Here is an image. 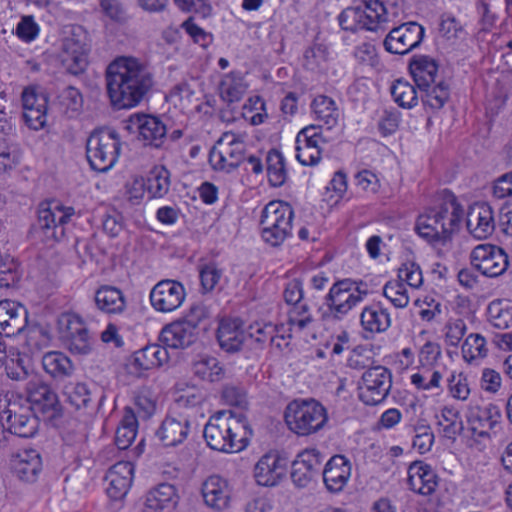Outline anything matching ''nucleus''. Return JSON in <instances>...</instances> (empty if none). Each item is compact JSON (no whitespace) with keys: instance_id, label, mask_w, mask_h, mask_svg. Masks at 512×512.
I'll return each mask as SVG.
<instances>
[{"instance_id":"864d4df0","label":"nucleus","mask_w":512,"mask_h":512,"mask_svg":"<svg viewBox=\"0 0 512 512\" xmlns=\"http://www.w3.org/2000/svg\"><path fill=\"white\" fill-rule=\"evenodd\" d=\"M419 90L422 102L433 109L442 108L449 98V89L444 82H439L437 85L432 84L430 87Z\"/></svg>"},{"instance_id":"8fccbe9b","label":"nucleus","mask_w":512,"mask_h":512,"mask_svg":"<svg viewBox=\"0 0 512 512\" xmlns=\"http://www.w3.org/2000/svg\"><path fill=\"white\" fill-rule=\"evenodd\" d=\"M26 330V345L29 350L39 352L49 346L51 341V334L47 327L40 324H27Z\"/></svg>"},{"instance_id":"0eeeda50","label":"nucleus","mask_w":512,"mask_h":512,"mask_svg":"<svg viewBox=\"0 0 512 512\" xmlns=\"http://www.w3.org/2000/svg\"><path fill=\"white\" fill-rule=\"evenodd\" d=\"M368 291H360L359 286L350 279L335 282L325 296V304L329 309L328 316L342 319L353 307L363 301Z\"/></svg>"},{"instance_id":"a211bd4d","label":"nucleus","mask_w":512,"mask_h":512,"mask_svg":"<svg viewBox=\"0 0 512 512\" xmlns=\"http://www.w3.org/2000/svg\"><path fill=\"white\" fill-rule=\"evenodd\" d=\"M28 324L26 307L13 300L0 301V330L6 337L22 333Z\"/></svg>"},{"instance_id":"9b49d317","label":"nucleus","mask_w":512,"mask_h":512,"mask_svg":"<svg viewBox=\"0 0 512 512\" xmlns=\"http://www.w3.org/2000/svg\"><path fill=\"white\" fill-rule=\"evenodd\" d=\"M472 266L487 277H498L508 268L509 261L506 252L495 245L480 244L471 254Z\"/></svg>"},{"instance_id":"c03bdc74","label":"nucleus","mask_w":512,"mask_h":512,"mask_svg":"<svg viewBox=\"0 0 512 512\" xmlns=\"http://www.w3.org/2000/svg\"><path fill=\"white\" fill-rule=\"evenodd\" d=\"M64 394L76 409L90 407L93 399L91 389L84 382H69L64 387Z\"/></svg>"},{"instance_id":"473e14b6","label":"nucleus","mask_w":512,"mask_h":512,"mask_svg":"<svg viewBox=\"0 0 512 512\" xmlns=\"http://www.w3.org/2000/svg\"><path fill=\"white\" fill-rule=\"evenodd\" d=\"M245 158V143H234L230 147L217 149L213 147L209 153V162L216 170L230 172L237 168Z\"/></svg>"},{"instance_id":"c756f323","label":"nucleus","mask_w":512,"mask_h":512,"mask_svg":"<svg viewBox=\"0 0 512 512\" xmlns=\"http://www.w3.org/2000/svg\"><path fill=\"white\" fill-rule=\"evenodd\" d=\"M440 222L434 209L431 207L418 217L415 230L429 243H446L451 237L446 227Z\"/></svg>"},{"instance_id":"aec40b11","label":"nucleus","mask_w":512,"mask_h":512,"mask_svg":"<svg viewBox=\"0 0 512 512\" xmlns=\"http://www.w3.org/2000/svg\"><path fill=\"white\" fill-rule=\"evenodd\" d=\"M467 229L474 238L483 240L495 230L493 211L487 203H475L467 213Z\"/></svg>"},{"instance_id":"7ed1b4c3","label":"nucleus","mask_w":512,"mask_h":512,"mask_svg":"<svg viewBox=\"0 0 512 512\" xmlns=\"http://www.w3.org/2000/svg\"><path fill=\"white\" fill-rule=\"evenodd\" d=\"M284 418L292 432L307 436L324 427L327 414L326 409L313 399L294 400L287 405Z\"/></svg>"},{"instance_id":"20e7f679","label":"nucleus","mask_w":512,"mask_h":512,"mask_svg":"<svg viewBox=\"0 0 512 512\" xmlns=\"http://www.w3.org/2000/svg\"><path fill=\"white\" fill-rule=\"evenodd\" d=\"M294 211L283 201H271L262 210L260 226L263 240L277 247L291 234Z\"/></svg>"},{"instance_id":"c9c22d12","label":"nucleus","mask_w":512,"mask_h":512,"mask_svg":"<svg viewBox=\"0 0 512 512\" xmlns=\"http://www.w3.org/2000/svg\"><path fill=\"white\" fill-rule=\"evenodd\" d=\"M97 308L108 314L122 313L126 307V301L122 292L113 286H102L95 293Z\"/></svg>"},{"instance_id":"39448f33","label":"nucleus","mask_w":512,"mask_h":512,"mask_svg":"<svg viewBox=\"0 0 512 512\" xmlns=\"http://www.w3.org/2000/svg\"><path fill=\"white\" fill-rule=\"evenodd\" d=\"M120 147V138L115 130L93 131L86 143V156L91 168L98 172L111 169L118 160Z\"/></svg>"},{"instance_id":"5fc2aeb1","label":"nucleus","mask_w":512,"mask_h":512,"mask_svg":"<svg viewBox=\"0 0 512 512\" xmlns=\"http://www.w3.org/2000/svg\"><path fill=\"white\" fill-rule=\"evenodd\" d=\"M63 342L68 350L73 354L87 355L92 350L93 340L86 325L73 333L72 336H69Z\"/></svg>"},{"instance_id":"4468645a","label":"nucleus","mask_w":512,"mask_h":512,"mask_svg":"<svg viewBox=\"0 0 512 512\" xmlns=\"http://www.w3.org/2000/svg\"><path fill=\"white\" fill-rule=\"evenodd\" d=\"M185 296V289L181 283L174 280H162L152 288L150 302L156 311L168 313L178 309Z\"/></svg>"},{"instance_id":"bf43d9fd","label":"nucleus","mask_w":512,"mask_h":512,"mask_svg":"<svg viewBox=\"0 0 512 512\" xmlns=\"http://www.w3.org/2000/svg\"><path fill=\"white\" fill-rule=\"evenodd\" d=\"M293 306L294 307L289 311L288 314V324L291 330L296 328L298 331H302L312 323L313 317L310 314V309L307 304L298 303Z\"/></svg>"},{"instance_id":"f704fd0d","label":"nucleus","mask_w":512,"mask_h":512,"mask_svg":"<svg viewBox=\"0 0 512 512\" xmlns=\"http://www.w3.org/2000/svg\"><path fill=\"white\" fill-rule=\"evenodd\" d=\"M409 69L419 89L430 87L435 83L438 66L428 56L414 57L410 62Z\"/></svg>"},{"instance_id":"6e6552de","label":"nucleus","mask_w":512,"mask_h":512,"mask_svg":"<svg viewBox=\"0 0 512 512\" xmlns=\"http://www.w3.org/2000/svg\"><path fill=\"white\" fill-rule=\"evenodd\" d=\"M392 386L391 371L381 365L367 369L358 386L359 399L366 405H377L383 402Z\"/></svg>"},{"instance_id":"774afa93","label":"nucleus","mask_w":512,"mask_h":512,"mask_svg":"<svg viewBox=\"0 0 512 512\" xmlns=\"http://www.w3.org/2000/svg\"><path fill=\"white\" fill-rule=\"evenodd\" d=\"M451 395L459 400H466L470 394L467 377L462 373H453L448 379Z\"/></svg>"},{"instance_id":"f257e3e1","label":"nucleus","mask_w":512,"mask_h":512,"mask_svg":"<svg viewBox=\"0 0 512 512\" xmlns=\"http://www.w3.org/2000/svg\"><path fill=\"white\" fill-rule=\"evenodd\" d=\"M107 93L118 109L137 106L153 86L148 67L133 57H119L111 62L105 73Z\"/></svg>"},{"instance_id":"a18cd8bd","label":"nucleus","mask_w":512,"mask_h":512,"mask_svg":"<svg viewBox=\"0 0 512 512\" xmlns=\"http://www.w3.org/2000/svg\"><path fill=\"white\" fill-rule=\"evenodd\" d=\"M5 371L11 380L29 381L35 375L30 369L29 360L19 352L12 353L5 363Z\"/></svg>"},{"instance_id":"bb28decb","label":"nucleus","mask_w":512,"mask_h":512,"mask_svg":"<svg viewBox=\"0 0 512 512\" xmlns=\"http://www.w3.org/2000/svg\"><path fill=\"white\" fill-rule=\"evenodd\" d=\"M285 474V468L281 464L280 457L275 453L263 455L256 463L254 477L258 485L275 486Z\"/></svg>"},{"instance_id":"c85d7f7f","label":"nucleus","mask_w":512,"mask_h":512,"mask_svg":"<svg viewBox=\"0 0 512 512\" xmlns=\"http://www.w3.org/2000/svg\"><path fill=\"white\" fill-rule=\"evenodd\" d=\"M161 342L174 349H185L192 344V321L184 317L166 325L159 336Z\"/></svg>"},{"instance_id":"5701e85b","label":"nucleus","mask_w":512,"mask_h":512,"mask_svg":"<svg viewBox=\"0 0 512 512\" xmlns=\"http://www.w3.org/2000/svg\"><path fill=\"white\" fill-rule=\"evenodd\" d=\"M322 475L325 486L330 492H340L351 476L350 461L343 455H334L326 463Z\"/></svg>"},{"instance_id":"13d9d810","label":"nucleus","mask_w":512,"mask_h":512,"mask_svg":"<svg viewBox=\"0 0 512 512\" xmlns=\"http://www.w3.org/2000/svg\"><path fill=\"white\" fill-rule=\"evenodd\" d=\"M487 314L490 323L498 329H506L512 323L511 312L502 308L500 300L493 301L488 305Z\"/></svg>"},{"instance_id":"423d86ee","label":"nucleus","mask_w":512,"mask_h":512,"mask_svg":"<svg viewBox=\"0 0 512 512\" xmlns=\"http://www.w3.org/2000/svg\"><path fill=\"white\" fill-rule=\"evenodd\" d=\"M75 209L58 201L42 202L38 207L35 231L44 241L59 242L66 236Z\"/></svg>"},{"instance_id":"72a5a7b5","label":"nucleus","mask_w":512,"mask_h":512,"mask_svg":"<svg viewBox=\"0 0 512 512\" xmlns=\"http://www.w3.org/2000/svg\"><path fill=\"white\" fill-rule=\"evenodd\" d=\"M5 421L8 425V434H15L22 438L33 437L39 426L35 413H12L11 410L4 411Z\"/></svg>"},{"instance_id":"69168bd1","label":"nucleus","mask_w":512,"mask_h":512,"mask_svg":"<svg viewBox=\"0 0 512 512\" xmlns=\"http://www.w3.org/2000/svg\"><path fill=\"white\" fill-rule=\"evenodd\" d=\"M135 405L142 418H149L154 414L156 402L152 392L149 389L140 390L135 397Z\"/></svg>"},{"instance_id":"7c9ffc66","label":"nucleus","mask_w":512,"mask_h":512,"mask_svg":"<svg viewBox=\"0 0 512 512\" xmlns=\"http://www.w3.org/2000/svg\"><path fill=\"white\" fill-rule=\"evenodd\" d=\"M202 497L205 504L214 510H224L229 506L230 489L226 480L210 476L202 484Z\"/></svg>"},{"instance_id":"f3484780","label":"nucleus","mask_w":512,"mask_h":512,"mask_svg":"<svg viewBox=\"0 0 512 512\" xmlns=\"http://www.w3.org/2000/svg\"><path fill=\"white\" fill-rule=\"evenodd\" d=\"M127 128L137 131L145 144L155 147L161 146L167 133L165 124L158 117L145 114L131 115Z\"/></svg>"},{"instance_id":"79ce46f5","label":"nucleus","mask_w":512,"mask_h":512,"mask_svg":"<svg viewBox=\"0 0 512 512\" xmlns=\"http://www.w3.org/2000/svg\"><path fill=\"white\" fill-rule=\"evenodd\" d=\"M312 109L316 119L327 126L328 129L338 122L339 111L333 99L325 95L317 96L312 102Z\"/></svg>"},{"instance_id":"cd10ccee","label":"nucleus","mask_w":512,"mask_h":512,"mask_svg":"<svg viewBox=\"0 0 512 512\" xmlns=\"http://www.w3.org/2000/svg\"><path fill=\"white\" fill-rule=\"evenodd\" d=\"M11 466L19 480L33 483L41 471V457L36 450H24L13 456Z\"/></svg>"},{"instance_id":"b1692460","label":"nucleus","mask_w":512,"mask_h":512,"mask_svg":"<svg viewBox=\"0 0 512 512\" xmlns=\"http://www.w3.org/2000/svg\"><path fill=\"white\" fill-rule=\"evenodd\" d=\"M217 339L220 347L226 352L240 351L246 340L243 321L239 318L222 319L217 329Z\"/></svg>"},{"instance_id":"0e129e2a","label":"nucleus","mask_w":512,"mask_h":512,"mask_svg":"<svg viewBox=\"0 0 512 512\" xmlns=\"http://www.w3.org/2000/svg\"><path fill=\"white\" fill-rule=\"evenodd\" d=\"M415 437L413 440V447L416 448L421 454L430 451L433 442L434 434L428 425H417L415 427Z\"/></svg>"},{"instance_id":"ddd939ff","label":"nucleus","mask_w":512,"mask_h":512,"mask_svg":"<svg viewBox=\"0 0 512 512\" xmlns=\"http://www.w3.org/2000/svg\"><path fill=\"white\" fill-rule=\"evenodd\" d=\"M424 33V27L417 22L403 23L388 33L384 46L390 53L406 54L421 44Z\"/></svg>"},{"instance_id":"2eb2a0df","label":"nucleus","mask_w":512,"mask_h":512,"mask_svg":"<svg viewBox=\"0 0 512 512\" xmlns=\"http://www.w3.org/2000/svg\"><path fill=\"white\" fill-rule=\"evenodd\" d=\"M323 456L319 450L311 448L298 453L292 462L291 479L298 487H306L319 475Z\"/></svg>"},{"instance_id":"1a4fd4ad","label":"nucleus","mask_w":512,"mask_h":512,"mask_svg":"<svg viewBox=\"0 0 512 512\" xmlns=\"http://www.w3.org/2000/svg\"><path fill=\"white\" fill-rule=\"evenodd\" d=\"M25 391L34 413H40L47 419L61 415V404L56 392L37 375H33L26 382Z\"/></svg>"},{"instance_id":"58836bf2","label":"nucleus","mask_w":512,"mask_h":512,"mask_svg":"<svg viewBox=\"0 0 512 512\" xmlns=\"http://www.w3.org/2000/svg\"><path fill=\"white\" fill-rule=\"evenodd\" d=\"M246 90L247 84L241 74L236 72L226 74L219 84L220 96L228 104L239 102Z\"/></svg>"},{"instance_id":"6e6d98bb","label":"nucleus","mask_w":512,"mask_h":512,"mask_svg":"<svg viewBox=\"0 0 512 512\" xmlns=\"http://www.w3.org/2000/svg\"><path fill=\"white\" fill-rule=\"evenodd\" d=\"M383 295L396 307L404 308L409 303L408 291L401 281H389L383 287Z\"/></svg>"},{"instance_id":"a19ab883","label":"nucleus","mask_w":512,"mask_h":512,"mask_svg":"<svg viewBox=\"0 0 512 512\" xmlns=\"http://www.w3.org/2000/svg\"><path fill=\"white\" fill-rule=\"evenodd\" d=\"M138 422L132 409L126 408L115 434V444L120 450L127 449L135 440Z\"/></svg>"},{"instance_id":"9d476101","label":"nucleus","mask_w":512,"mask_h":512,"mask_svg":"<svg viewBox=\"0 0 512 512\" xmlns=\"http://www.w3.org/2000/svg\"><path fill=\"white\" fill-rule=\"evenodd\" d=\"M189 397H179L174 405V413L178 417H167L157 430L156 435L166 447L176 446L183 442L189 433V413L182 410L189 409Z\"/></svg>"},{"instance_id":"4d7b16f0","label":"nucleus","mask_w":512,"mask_h":512,"mask_svg":"<svg viewBox=\"0 0 512 512\" xmlns=\"http://www.w3.org/2000/svg\"><path fill=\"white\" fill-rule=\"evenodd\" d=\"M442 380V374L437 370L429 368L423 369L419 373H415L411 376V383L418 389L432 391L434 389H440V383Z\"/></svg>"},{"instance_id":"603ef678","label":"nucleus","mask_w":512,"mask_h":512,"mask_svg":"<svg viewBox=\"0 0 512 512\" xmlns=\"http://www.w3.org/2000/svg\"><path fill=\"white\" fill-rule=\"evenodd\" d=\"M487 352L486 340L480 334H470L462 345V356L468 363L486 357Z\"/></svg>"},{"instance_id":"4be33fe9","label":"nucleus","mask_w":512,"mask_h":512,"mask_svg":"<svg viewBox=\"0 0 512 512\" xmlns=\"http://www.w3.org/2000/svg\"><path fill=\"white\" fill-rule=\"evenodd\" d=\"M439 478L430 465L415 461L408 468L409 488L421 495L428 496L435 492Z\"/></svg>"},{"instance_id":"37998d69","label":"nucleus","mask_w":512,"mask_h":512,"mask_svg":"<svg viewBox=\"0 0 512 512\" xmlns=\"http://www.w3.org/2000/svg\"><path fill=\"white\" fill-rule=\"evenodd\" d=\"M224 374L223 367L215 357L201 356L199 360L194 361V375L203 381H220Z\"/></svg>"},{"instance_id":"a878e982","label":"nucleus","mask_w":512,"mask_h":512,"mask_svg":"<svg viewBox=\"0 0 512 512\" xmlns=\"http://www.w3.org/2000/svg\"><path fill=\"white\" fill-rule=\"evenodd\" d=\"M169 360L167 348L159 344H148L142 349L134 352L130 361V367L136 373L159 368Z\"/></svg>"},{"instance_id":"de8ad7c7","label":"nucleus","mask_w":512,"mask_h":512,"mask_svg":"<svg viewBox=\"0 0 512 512\" xmlns=\"http://www.w3.org/2000/svg\"><path fill=\"white\" fill-rule=\"evenodd\" d=\"M438 425L442 427L443 435L451 440H455L463 431V422L460 419L457 410L451 407H444L438 416Z\"/></svg>"},{"instance_id":"e2e57ef3","label":"nucleus","mask_w":512,"mask_h":512,"mask_svg":"<svg viewBox=\"0 0 512 512\" xmlns=\"http://www.w3.org/2000/svg\"><path fill=\"white\" fill-rule=\"evenodd\" d=\"M222 398L231 406L246 408L248 405L247 393L241 386L226 385L222 391Z\"/></svg>"},{"instance_id":"6ab92c4d","label":"nucleus","mask_w":512,"mask_h":512,"mask_svg":"<svg viewBox=\"0 0 512 512\" xmlns=\"http://www.w3.org/2000/svg\"><path fill=\"white\" fill-rule=\"evenodd\" d=\"M134 476V465L129 461H120L113 465L107 475V495L112 500L123 499L132 484Z\"/></svg>"},{"instance_id":"dca6fc26","label":"nucleus","mask_w":512,"mask_h":512,"mask_svg":"<svg viewBox=\"0 0 512 512\" xmlns=\"http://www.w3.org/2000/svg\"><path fill=\"white\" fill-rule=\"evenodd\" d=\"M21 98L26 124L34 130L43 128L47 121L48 97L46 94L38 93L33 87H27L23 90Z\"/></svg>"},{"instance_id":"09e8293b","label":"nucleus","mask_w":512,"mask_h":512,"mask_svg":"<svg viewBox=\"0 0 512 512\" xmlns=\"http://www.w3.org/2000/svg\"><path fill=\"white\" fill-rule=\"evenodd\" d=\"M391 95L394 101L403 108H412L418 102L415 87L409 82L398 79L391 86Z\"/></svg>"},{"instance_id":"393cba45","label":"nucleus","mask_w":512,"mask_h":512,"mask_svg":"<svg viewBox=\"0 0 512 512\" xmlns=\"http://www.w3.org/2000/svg\"><path fill=\"white\" fill-rule=\"evenodd\" d=\"M432 208L441 221L440 223H443L451 237L459 229L462 222L464 216L463 206L457 201L453 193L444 191L442 202Z\"/></svg>"},{"instance_id":"f8f14e48","label":"nucleus","mask_w":512,"mask_h":512,"mask_svg":"<svg viewBox=\"0 0 512 512\" xmlns=\"http://www.w3.org/2000/svg\"><path fill=\"white\" fill-rule=\"evenodd\" d=\"M372 7L368 0H363L362 5L348 7L339 15V24L342 29L355 32L360 29L376 31L382 22L377 9L382 10V6L373 3Z\"/></svg>"},{"instance_id":"49530a36","label":"nucleus","mask_w":512,"mask_h":512,"mask_svg":"<svg viewBox=\"0 0 512 512\" xmlns=\"http://www.w3.org/2000/svg\"><path fill=\"white\" fill-rule=\"evenodd\" d=\"M266 162L269 183L274 187L282 186L287 179L283 155L279 151L273 149L268 152Z\"/></svg>"},{"instance_id":"3c124183","label":"nucleus","mask_w":512,"mask_h":512,"mask_svg":"<svg viewBox=\"0 0 512 512\" xmlns=\"http://www.w3.org/2000/svg\"><path fill=\"white\" fill-rule=\"evenodd\" d=\"M56 104L61 112L68 114L69 112H78L83 106V97L81 92L74 86L64 87L56 98Z\"/></svg>"},{"instance_id":"338daca9","label":"nucleus","mask_w":512,"mask_h":512,"mask_svg":"<svg viewBox=\"0 0 512 512\" xmlns=\"http://www.w3.org/2000/svg\"><path fill=\"white\" fill-rule=\"evenodd\" d=\"M87 52L88 46L86 43V37L81 27L74 29L71 36L65 38L63 42V53H72L76 52Z\"/></svg>"},{"instance_id":"e433bc0d","label":"nucleus","mask_w":512,"mask_h":512,"mask_svg":"<svg viewBox=\"0 0 512 512\" xmlns=\"http://www.w3.org/2000/svg\"><path fill=\"white\" fill-rule=\"evenodd\" d=\"M42 367L52 378L63 379L72 375L74 365L70 358L59 351H50L42 357Z\"/></svg>"},{"instance_id":"2f4dec72","label":"nucleus","mask_w":512,"mask_h":512,"mask_svg":"<svg viewBox=\"0 0 512 512\" xmlns=\"http://www.w3.org/2000/svg\"><path fill=\"white\" fill-rule=\"evenodd\" d=\"M178 496L173 485L159 484L146 495L144 512H173Z\"/></svg>"},{"instance_id":"4c0bfd02","label":"nucleus","mask_w":512,"mask_h":512,"mask_svg":"<svg viewBox=\"0 0 512 512\" xmlns=\"http://www.w3.org/2000/svg\"><path fill=\"white\" fill-rule=\"evenodd\" d=\"M360 320L364 330L371 333L384 332L391 325L389 313L379 305L365 307L360 315Z\"/></svg>"},{"instance_id":"f03ea898","label":"nucleus","mask_w":512,"mask_h":512,"mask_svg":"<svg viewBox=\"0 0 512 512\" xmlns=\"http://www.w3.org/2000/svg\"><path fill=\"white\" fill-rule=\"evenodd\" d=\"M252 429L243 413L230 410L218 411L204 426L203 437L207 445L216 451L237 453L249 443Z\"/></svg>"},{"instance_id":"ea45409f","label":"nucleus","mask_w":512,"mask_h":512,"mask_svg":"<svg viewBox=\"0 0 512 512\" xmlns=\"http://www.w3.org/2000/svg\"><path fill=\"white\" fill-rule=\"evenodd\" d=\"M144 183L150 198H162L170 189V172L164 166H155Z\"/></svg>"},{"instance_id":"052dcab7","label":"nucleus","mask_w":512,"mask_h":512,"mask_svg":"<svg viewBox=\"0 0 512 512\" xmlns=\"http://www.w3.org/2000/svg\"><path fill=\"white\" fill-rule=\"evenodd\" d=\"M398 280L406 282L412 288H419L423 283L421 268L415 262H405L398 269Z\"/></svg>"},{"instance_id":"412c9836","label":"nucleus","mask_w":512,"mask_h":512,"mask_svg":"<svg viewBox=\"0 0 512 512\" xmlns=\"http://www.w3.org/2000/svg\"><path fill=\"white\" fill-rule=\"evenodd\" d=\"M501 417L500 410L493 404L484 407L471 406L467 415V421L472 434L479 437H489Z\"/></svg>"},{"instance_id":"680f3d73","label":"nucleus","mask_w":512,"mask_h":512,"mask_svg":"<svg viewBox=\"0 0 512 512\" xmlns=\"http://www.w3.org/2000/svg\"><path fill=\"white\" fill-rule=\"evenodd\" d=\"M57 324L61 339L63 341L69 336H72L73 333L77 332L85 325L82 319L77 314L72 312L62 313L58 317Z\"/></svg>"}]
</instances>
